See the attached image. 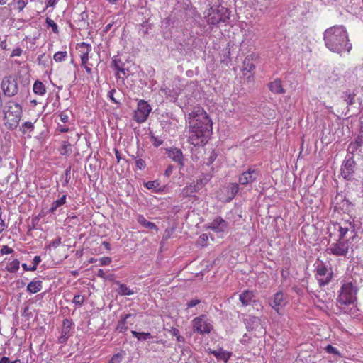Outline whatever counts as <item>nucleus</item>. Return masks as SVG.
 Returning <instances> with one entry per match:
<instances>
[{"label": "nucleus", "mask_w": 363, "mask_h": 363, "mask_svg": "<svg viewBox=\"0 0 363 363\" xmlns=\"http://www.w3.org/2000/svg\"><path fill=\"white\" fill-rule=\"evenodd\" d=\"M111 258L109 257H104L99 259L100 264L102 266L109 265L111 263Z\"/></svg>", "instance_id": "obj_52"}, {"label": "nucleus", "mask_w": 363, "mask_h": 363, "mask_svg": "<svg viewBox=\"0 0 363 363\" xmlns=\"http://www.w3.org/2000/svg\"><path fill=\"white\" fill-rule=\"evenodd\" d=\"M228 227V223L220 216L216 217L209 224L208 228L215 233H223Z\"/></svg>", "instance_id": "obj_14"}, {"label": "nucleus", "mask_w": 363, "mask_h": 363, "mask_svg": "<svg viewBox=\"0 0 363 363\" xmlns=\"http://www.w3.org/2000/svg\"><path fill=\"white\" fill-rule=\"evenodd\" d=\"M239 191V186L237 183L232 184L230 187V193L234 196Z\"/></svg>", "instance_id": "obj_55"}, {"label": "nucleus", "mask_w": 363, "mask_h": 363, "mask_svg": "<svg viewBox=\"0 0 363 363\" xmlns=\"http://www.w3.org/2000/svg\"><path fill=\"white\" fill-rule=\"evenodd\" d=\"M208 240V235H207L206 234H202V235L199 237V242L202 246H206V245H207Z\"/></svg>", "instance_id": "obj_53"}, {"label": "nucleus", "mask_w": 363, "mask_h": 363, "mask_svg": "<svg viewBox=\"0 0 363 363\" xmlns=\"http://www.w3.org/2000/svg\"><path fill=\"white\" fill-rule=\"evenodd\" d=\"M169 332L172 336L176 337L177 340L178 342H184V340H185L184 337L180 335V332L177 328H172L171 330H169Z\"/></svg>", "instance_id": "obj_40"}, {"label": "nucleus", "mask_w": 363, "mask_h": 363, "mask_svg": "<svg viewBox=\"0 0 363 363\" xmlns=\"http://www.w3.org/2000/svg\"><path fill=\"white\" fill-rule=\"evenodd\" d=\"M113 24V23H110L107 24L104 29V32L105 33H108L112 28Z\"/></svg>", "instance_id": "obj_64"}, {"label": "nucleus", "mask_w": 363, "mask_h": 363, "mask_svg": "<svg viewBox=\"0 0 363 363\" xmlns=\"http://www.w3.org/2000/svg\"><path fill=\"white\" fill-rule=\"evenodd\" d=\"M138 223L143 227L155 231H158V227L152 222L148 221L143 215H138L137 217Z\"/></svg>", "instance_id": "obj_22"}, {"label": "nucleus", "mask_w": 363, "mask_h": 363, "mask_svg": "<svg viewBox=\"0 0 363 363\" xmlns=\"http://www.w3.org/2000/svg\"><path fill=\"white\" fill-rule=\"evenodd\" d=\"M218 360H222L224 362H227L230 358L232 353L224 350L223 348H219L217 350H213L211 352Z\"/></svg>", "instance_id": "obj_24"}, {"label": "nucleus", "mask_w": 363, "mask_h": 363, "mask_svg": "<svg viewBox=\"0 0 363 363\" xmlns=\"http://www.w3.org/2000/svg\"><path fill=\"white\" fill-rule=\"evenodd\" d=\"M61 238L58 237L53 240L49 245L50 247L57 248L61 244Z\"/></svg>", "instance_id": "obj_54"}, {"label": "nucleus", "mask_w": 363, "mask_h": 363, "mask_svg": "<svg viewBox=\"0 0 363 363\" xmlns=\"http://www.w3.org/2000/svg\"><path fill=\"white\" fill-rule=\"evenodd\" d=\"M1 88L4 94L8 97H12L17 94L18 86L17 81L13 76L5 77L1 83Z\"/></svg>", "instance_id": "obj_8"}, {"label": "nucleus", "mask_w": 363, "mask_h": 363, "mask_svg": "<svg viewBox=\"0 0 363 363\" xmlns=\"http://www.w3.org/2000/svg\"><path fill=\"white\" fill-rule=\"evenodd\" d=\"M60 117L61 121L63 123H67L69 120L68 116L64 112H62L60 113Z\"/></svg>", "instance_id": "obj_61"}, {"label": "nucleus", "mask_w": 363, "mask_h": 363, "mask_svg": "<svg viewBox=\"0 0 363 363\" xmlns=\"http://www.w3.org/2000/svg\"><path fill=\"white\" fill-rule=\"evenodd\" d=\"M116 92V89H111L108 91V98L115 104H118V101L114 98L113 94Z\"/></svg>", "instance_id": "obj_57"}, {"label": "nucleus", "mask_w": 363, "mask_h": 363, "mask_svg": "<svg viewBox=\"0 0 363 363\" xmlns=\"http://www.w3.org/2000/svg\"><path fill=\"white\" fill-rule=\"evenodd\" d=\"M287 296L282 291L277 292L269 301V306L277 313L286 305Z\"/></svg>", "instance_id": "obj_10"}, {"label": "nucleus", "mask_w": 363, "mask_h": 363, "mask_svg": "<svg viewBox=\"0 0 363 363\" xmlns=\"http://www.w3.org/2000/svg\"><path fill=\"white\" fill-rule=\"evenodd\" d=\"M117 293L121 296H130L134 294V291L127 286L125 284H120Z\"/></svg>", "instance_id": "obj_33"}, {"label": "nucleus", "mask_w": 363, "mask_h": 363, "mask_svg": "<svg viewBox=\"0 0 363 363\" xmlns=\"http://www.w3.org/2000/svg\"><path fill=\"white\" fill-rule=\"evenodd\" d=\"M45 22L47 26L52 28V30L54 33H58L59 30L57 25L53 20L48 17L46 18Z\"/></svg>", "instance_id": "obj_39"}, {"label": "nucleus", "mask_w": 363, "mask_h": 363, "mask_svg": "<svg viewBox=\"0 0 363 363\" xmlns=\"http://www.w3.org/2000/svg\"><path fill=\"white\" fill-rule=\"evenodd\" d=\"M4 113V124L9 130H15L21 121L22 116L21 106L13 101H7L3 108Z\"/></svg>", "instance_id": "obj_4"}, {"label": "nucleus", "mask_w": 363, "mask_h": 363, "mask_svg": "<svg viewBox=\"0 0 363 363\" xmlns=\"http://www.w3.org/2000/svg\"><path fill=\"white\" fill-rule=\"evenodd\" d=\"M84 300H85V298L84 296L77 294L74 296L72 302L76 306H81L84 303Z\"/></svg>", "instance_id": "obj_42"}, {"label": "nucleus", "mask_w": 363, "mask_h": 363, "mask_svg": "<svg viewBox=\"0 0 363 363\" xmlns=\"http://www.w3.org/2000/svg\"><path fill=\"white\" fill-rule=\"evenodd\" d=\"M172 171H173V166L169 165L164 172V175L166 177H169L172 174Z\"/></svg>", "instance_id": "obj_60"}, {"label": "nucleus", "mask_w": 363, "mask_h": 363, "mask_svg": "<svg viewBox=\"0 0 363 363\" xmlns=\"http://www.w3.org/2000/svg\"><path fill=\"white\" fill-rule=\"evenodd\" d=\"M0 363H22L21 360L19 359H16L13 361H11L9 357H2L0 359Z\"/></svg>", "instance_id": "obj_49"}, {"label": "nucleus", "mask_w": 363, "mask_h": 363, "mask_svg": "<svg viewBox=\"0 0 363 363\" xmlns=\"http://www.w3.org/2000/svg\"><path fill=\"white\" fill-rule=\"evenodd\" d=\"M77 46L80 48H86V52H82L80 57L82 65H85L89 60V54L91 50V45L89 43L82 42L79 43Z\"/></svg>", "instance_id": "obj_23"}, {"label": "nucleus", "mask_w": 363, "mask_h": 363, "mask_svg": "<svg viewBox=\"0 0 363 363\" xmlns=\"http://www.w3.org/2000/svg\"><path fill=\"white\" fill-rule=\"evenodd\" d=\"M70 171H71V167L70 166L65 171V182L63 183V186H67V184L69 182V180H70Z\"/></svg>", "instance_id": "obj_47"}, {"label": "nucleus", "mask_w": 363, "mask_h": 363, "mask_svg": "<svg viewBox=\"0 0 363 363\" xmlns=\"http://www.w3.org/2000/svg\"><path fill=\"white\" fill-rule=\"evenodd\" d=\"M259 175V170L250 167L240 175L238 179L239 184L243 186L250 184L257 181Z\"/></svg>", "instance_id": "obj_13"}, {"label": "nucleus", "mask_w": 363, "mask_h": 363, "mask_svg": "<svg viewBox=\"0 0 363 363\" xmlns=\"http://www.w3.org/2000/svg\"><path fill=\"white\" fill-rule=\"evenodd\" d=\"M34 123L31 121H26L22 123L20 130L23 135H26L28 138H31V133L34 130Z\"/></svg>", "instance_id": "obj_26"}, {"label": "nucleus", "mask_w": 363, "mask_h": 363, "mask_svg": "<svg viewBox=\"0 0 363 363\" xmlns=\"http://www.w3.org/2000/svg\"><path fill=\"white\" fill-rule=\"evenodd\" d=\"M131 333L133 334V337H136L138 340H147L152 338V335H151L150 333H140L135 330H132Z\"/></svg>", "instance_id": "obj_34"}, {"label": "nucleus", "mask_w": 363, "mask_h": 363, "mask_svg": "<svg viewBox=\"0 0 363 363\" xmlns=\"http://www.w3.org/2000/svg\"><path fill=\"white\" fill-rule=\"evenodd\" d=\"M133 314L128 313L121 317V320L118 321L116 330L119 333H124L128 330V324L133 325L134 321H129L128 320L132 318Z\"/></svg>", "instance_id": "obj_17"}, {"label": "nucleus", "mask_w": 363, "mask_h": 363, "mask_svg": "<svg viewBox=\"0 0 363 363\" xmlns=\"http://www.w3.org/2000/svg\"><path fill=\"white\" fill-rule=\"evenodd\" d=\"M191 324L194 332L201 335H208L213 329L212 320L206 315L194 318Z\"/></svg>", "instance_id": "obj_7"}, {"label": "nucleus", "mask_w": 363, "mask_h": 363, "mask_svg": "<svg viewBox=\"0 0 363 363\" xmlns=\"http://www.w3.org/2000/svg\"><path fill=\"white\" fill-rule=\"evenodd\" d=\"M97 276L99 277H101V278H103V279L106 278V274H105L104 271L102 269H100L98 270Z\"/></svg>", "instance_id": "obj_63"}, {"label": "nucleus", "mask_w": 363, "mask_h": 363, "mask_svg": "<svg viewBox=\"0 0 363 363\" xmlns=\"http://www.w3.org/2000/svg\"><path fill=\"white\" fill-rule=\"evenodd\" d=\"M33 92L40 96H43L46 93L45 85L40 81H35L33 86Z\"/></svg>", "instance_id": "obj_28"}, {"label": "nucleus", "mask_w": 363, "mask_h": 363, "mask_svg": "<svg viewBox=\"0 0 363 363\" xmlns=\"http://www.w3.org/2000/svg\"><path fill=\"white\" fill-rule=\"evenodd\" d=\"M145 186L150 190H152L155 192L162 191V189L160 188V183L158 180L149 181L145 183Z\"/></svg>", "instance_id": "obj_29"}, {"label": "nucleus", "mask_w": 363, "mask_h": 363, "mask_svg": "<svg viewBox=\"0 0 363 363\" xmlns=\"http://www.w3.org/2000/svg\"><path fill=\"white\" fill-rule=\"evenodd\" d=\"M269 90L275 94H284L285 89L282 86L281 81L279 79H276L268 84Z\"/></svg>", "instance_id": "obj_20"}, {"label": "nucleus", "mask_w": 363, "mask_h": 363, "mask_svg": "<svg viewBox=\"0 0 363 363\" xmlns=\"http://www.w3.org/2000/svg\"><path fill=\"white\" fill-rule=\"evenodd\" d=\"M206 23L210 26H216L220 23H226L230 18V11L222 6L210 7L204 13Z\"/></svg>", "instance_id": "obj_5"}, {"label": "nucleus", "mask_w": 363, "mask_h": 363, "mask_svg": "<svg viewBox=\"0 0 363 363\" xmlns=\"http://www.w3.org/2000/svg\"><path fill=\"white\" fill-rule=\"evenodd\" d=\"M67 57V52L66 51H60L55 53L53 59L56 62H62Z\"/></svg>", "instance_id": "obj_35"}, {"label": "nucleus", "mask_w": 363, "mask_h": 363, "mask_svg": "<svg viewBox=\"0 0 363 363\" xmlns=\"http://www.w3.org/2000/svg\"><path fill=\"white\" fill-rule=\"evenodd\" d=\"M20 262L18 259H15L10 262L6 267V271L10 273H15L19 269Z\"/></svg>", "instance_id": "obj_31"}, {"label": "nucleus", "mask_w": 363, "mask_h": 363, "mask_svg": "<svg viewBox=\"0 0 363 363\" xmlns=\"http://www.w3.org/2000/svg\"><path fill=\"white\" fill-rule=\"evenodd\" d=\"M70 149L71 144L68 142H64L62 147L61 154L63 155H67Z\"/></svg>", "instance_id": "obj_46"}, {"label": "nucleus", "mask_w": 363, "mask_h": 363, "mask_svg": "<svg viewBox=\"0 0 363 363\" xmlns=\"http://www.w3.org/2000/svg\"><path fill=\"white\" fill-rule=\"evenodd\" d=\"M210 180V177L208 175L203 176L201 178H199L194 182V185L186 186L183 189L182 193L185 196H191L193 194L199 191Z\"/></svg>", "instance_id": "obj_12"}, {"label": "nucleus", "mask_w": 363, "mask_h": 363, "mask_svg": "<svg viewBox=\"0 0 363 363\" xmlns=\"http://www.w3.org/2000/svg\"><path fill=\"white\" fill-rule=\"evenodd\" d=\"M189 124L188 141L194 146H203L208 142L212 130V121L201 106H196L188 114Z\"/></svg>", "instance_id": "obj_2"}, {"label": "nucleus", "mask_w": 363, "mask_h": 363, "mask_svg": "<svg viewBox=\"0 0 363 363\" xmlns=\"http://www.w3.org/2000/svg\"><path fill=\"white\" fill-rule=\"evenodd\" d=\"M325 350L328 354H339L338 350L331 345H328Z\"/></svg>", "instance_id": "obj_48"}, {"label": "nucleus", "mask_w": 363, "mask_h": 363, "mask_svg": "<svg viewBox=\"0 0 363 363\" xmlns=\"http://www.w3.org/2000/svg\"><path fill=\"white\" fill-rule=\"evenodd\" d=\"M354 162L352 159L347 160L341 168V174L347 180H351L354 172Z\"/></svg>", "instance_id": "obj_16"}, {"label": "nucleus", "mask_w": 363, "mask_h": 363, "mask_svg": "<svg viewBox=\"0 0 363 363\" xmlns=\"http://www.w3.org/2000/svg\"><path fill=\"white\" fill-rule=\"evenodd\" d=\"M167 156L174 162L178 163L180 167L184 165V159L182 150L177 147H169L166 150Z\"/></svg>", "instance_id": "obj_15"}, {"label": "nucleus", "mask_w": 363, "mask_h": 363, "mask_svg": "<svg viewBox=\"0 0 363 363\" xmlns=\"http://www.w3.org/2000/svg\"><path fill=\"white\" fill-rule=\"evenodd\" d=\"M66 199H67V196L66 195H63L59 199H57L56 201H54L52 203L50 208L49 209V213H54L55 212V211L57 209V208L62 206V205H64L65 203Z\"/></svg>", "instance_id": "obj_27"}, {"label": "nucleus", "mask_w": 363, "mask_h": 363, "mask_svg": "<svg viewBox=\"0 0 363 363\" xmlns=\"http://www.w3.org/2000/svg\"><path fill=\"white\" fill-rule=\"evenodd\" d=\"M21 54H22V49L21 48L18 47V48H16L15 49H13V50L12 51V53L11 55V57H16V56H20Z\"/></svg>", "instance_id": "obj_56"}, {"label": "nucleus", "mask_w": 363, "mask_h": 363, "mask_svg": "<svg viewBox=\"0 0 363 363\" xmlns=\"http://www.w3.org/2000/svg\"><path fill=\"white\" fill-rule=\"evenodd\" d=\"M17 6L18 11H21L26 6V3L23 0H19L17 1Z\"/></svg>", "instance_id": "obj_59"}, {"label": "nucleus", "mask_w": 363, "mask_h": 363, "mask_svg": "<svg viewBox=\"0 0 363 363\" xmlns=\"http://www.w3.org/2000/svg\"><path fill=\"white\" fill-rule=\"evenodd\" d=\"M323 40L326 48L333 52L349 53L352 50L347 29L342 25L327 28L323 33Z\"/></svg>", "instance_id": "obj_3"}, {"label": "nucleus", "mask_w": 363, "mask_h": 363, "mask_svg": "<svg viewBox=\"0 0 363 363\" xmlns=\"http://www.w3.org/2000/svg\"><path fill=\"white\" fill-rule=\"evenodd\" d=\"M112 63L114 69L117 71L116 74L118 75V77H120L119 72L122 73L123 75H125V69L119 65L118 62L116 59L113 60Z\"/></svg>", "instance_id": "obj_41"}, {"label": "nucleus", "mask_w": 363, "mask_h": 363, "mask_svg": "<svg viewBox=\"0 0 363 363\" xmlns=\"http://www.w3.org/2000/svg\"><path fill=\"white\" fill-rule=\"evenodd\" d=\"M73 325V323L71 320L69 319H64L63 320V322H62V331H61V333L62 335H67V336H70L69 333H70V330L72 328V326Z\"/></svg>", "instance_id": "obj_30"}, {"label": "nucleus", "mask_w": 363, "mask_h": 363, "mask_svg": "<svg viewBox=\"0 0 363 363\" xmlns=\"http://www.w3.org/2000/svg\"><path fill=\"white\" fill-rule=\"evenodd\" d=\"M343 97H344V101L346 102V104L348 106H350L354 103V97H355L354 94L346 92L344 94Z\"/></svg>", "instance_id": "obj_38"}, {"label": "nucleus", "mask_w": 363, "mask_h": 363, "mask_svg": "<svg viewBox=\"0 0 363 363\" xmlns=\"http://www.w3.org/2000/svg\"><path fill=\"white\" fill-rule=\"evenodd\" d=\"M41 262V257L40 256H35L33 259V266L28 267L26 264L23 263L22 267L25 271H35L38 265Z\"/></svg>", "instance_id": "obj_32"}, {"label": "nucleus", "mask_w": 363, "mask_h": 363, "mask_svg": "<svg viewBox=\"0 0 363 363\" xmlns=\"http://www.w3.org/2000/svg\"><path fill=\"white\" fill-rule=\"evenodd\" d=\"M249 340H250V337L247 336V334H245L243 335V337L241 338L240 340V342L244 344V345H246L249 342Z\"/></svg>", "instance_id": "obj_62"}, {"label": "nucleus", "mask_w": 363, "mask_h": 363, "mask_svg": "<svg viewBox=\"0 0 363 363\" xmlns=\"http://www.w3.org/2000/svg\"><path fill=\"white\" fill-rule=\"evenodd\" d=\"M152 108L148 104V103L144 100H140L138 102L137 109L134 113V119L139 123H142L145 122L150 111Z\"/></svg>", "instance_id": "obj_9"}, {"label": "nucleus", "mask_w": 363, "mask_h": 363, "mask_svg": "<svg viewBox=\"0 0 363 363\" xmlns=\"http://www.w3.org/2000/svg\"><path fill=\"white\" fill-rule=\"evenodd\" d=\"M13 252V250L7 245H4L0 250L1 255H8Z\"/></svg>", "instance_id": "obj_51"}, {"label": "nucleus", "mask_w": 363, "mask_h": 363, "mask_svg": "<svg viewBox=\"0 0 363 363\" xmlns=\"http://www.w3.org/2000/svg\"><path fill=\"white\" fill-rule=\"evenodd\" d=\"M162 92L164 95L168 97H170L171 99L175 100L177 99L178 94L176 92H173L169 89H162Z\"/></svg>", "instance_id": "obj_43"}, {"label": "nucleus", "mask_w": 363, "mask_h": 363, "mask_svg": "<svg viewBox=\"0 0 363 363\" xmlns=\"http://www.w3.org/2000/svg\"><path fill=\"white\" fill-rule=\"evenodd\" d=\"M334 203L335 204L336 208H341L342 210L349 211L350 207L351 206V203L350 201L342 195L337 194L335 199H334Z\"/></svg>", "instance_id": "obj_19"}, {"label": "nucleus", "mask_w": 363, "mask_h": 363, "mask_svg": "<svg viewBox=\"0 0 363 363\" xmlns=\"http://www.w3.org/2000/svg\"><path fill=\"white\" fill-rule=\"evenodd\" d=\"M255 68V65L253 64V62L250 59L246 58L244 60V62H243V69H242L243 72L247 71V72H250Z\"/></svg>", "instance_id": "obj_36"}, {"label": "nucleus", "mask_w": 363, "mask_h": 363, "mask_svg": "<svg viewBox=\"0 0 363 363\" xmlns=\"http://www.w3.org/2000/svg\"><path fill=\"white\" fill-rule=\"evenodd\" d=\"M315 271V277L320 286H325L330 281L332 272L323 263L317 265Z\"/></svg>", "instance_id": "obj_11"}, {"label": "nucleus", "mask_w": 363, "mask_h": 363, "mask_svg": "<svg viewBox=\"0 0 363 363\" xmlns=\"http://www.w3.org/2000/svg\"><path fill=\"white\" fill-rule=\"evenodd\" d=\"M122 359V354L121 353H117L112 357V358L109 360L108 363H121Z\"/></svg>", "instance_id": "obj_45"}, {"label": "nucleus", "mask_w": 363, "mask_h": 363, "mask_svg": "<svg viewBox=\"0 0 363 363\" xmlns=\"http://www.w3.org/2000/svg\"><path fill=\"white\" fill-rule=\"evenodd\" d=\"M358 288L352 282L342 284L338 296V302L341 305L353 304L357 301Z\"/></svg>", "instance_id": "obj_6"}, {"label": "nucleus", "mask_w": 363, "mask_h": 363, "mask_svg": "<svg viewBox=\"0 0 363 363\" xmlns=\"http://www.w3.org/2000/svg\"><path fill=\"white\" fill-rule=\"evenodd\" d=\"M69 336L62 335L61 333L60 336L59 337L58 341L60 344H65L67 342V340L69 339Z\"/></svg>", "instance_id": "obj_58"}, {"label": "nucleus", "mask_w": 363, "mask_h": 363, "mask_svg": "<svg viewBox=\"0 0 363 363\" xmlns=\"http://www.w3.org/2000/svg\"><path fill=\"white\" fill-rule=\"evenodd\" d=\"M43 287V282L36 279L31 281L27 286V291L30 294H35L40 291Z\"/></svg>", "instance_id": "obj_25"}, {"label": "nucleus", "mask_w": 363, "mask_h": 363, "mask_svg": "<svg viewBox=\"0 0 363 363\" xmlns=\"http://www.w3.org/2000/svg\"><path fill=\"white\" fill-rule=\"evenodd\" d=\"M329 237L337 236L335 242L330 245L329 250L335 256L345 257L349 250H352L353 242L358 240L354 221L343 220L332 224L328 228Z\"/></svg>", "instance_id": "obj_1"}, {"label": "nucleus", "mask_w": 363, "mask_h": 363, "mask_svg": "<svg viewBox=\"0 0 363 363\" xmlns=\"http://www.w3.org/2000/svg\"><path fill=\"white\" fill-rule=\"evenodd\" d=\"M255 295L252 291L245 290L239 296V300L243 306H249L252 301Z\"/></svg>", "instance_id": "obj_21"}, {"label": "nucleus", "mask_w": 363, "mask_h": 363, "mask_svg": "<svg viewBox=\"0 0 363 363\" xmlns=\"http://www.w3.org/2000/svg\"><path fill=\"white\" fill-rule=\"evenodd\" d=\"M246 328L248 331L256 330L261 326L260 319L254 315H250L244 320Z\"/></svg>", "instance_id": "obj_18"}, {"label": "nucleus", "mask_w": 363, "mask_h": 363, "mask_svg": "<svg viewBox=\"0 0 363 363\" xmlns=\"http://www.w3.org/2000/svg\"><path fill=\"white\" fill-rule=\"evenodd\" d=\"M150 141L155 147H158L163 143V140L161 138L155 136L152 133H150Z\"/></svg>", "instance_id": "obj_37"}, {"label": "nucleus", "mask_w": 363, "mask_h": 363, "mask_svg": "<svg viewBox=\"0 0 363 363\" xmlns=\"http://www.w3.org/2000/svg\"><path fill=\"white\" fill-rule=\"evenodd\" d=\"M135 165H136V167L140 170H143L146 167V163H145V160H143L141 158H137L135 160Z\"/></svg>", "instance_id": "obj_44"}, {"label": "nucleus", "mask_w": 363, "mask_h": 363, "mask_svg": "<svg viewBox=\"0 0 363 363\" xmlns=\"http://www.w3.org/2000/svg\"><path fill=\"white\" fill-rule=\"evenodd\" d=\"M201 301L199 298H194L188 301L186 303L187 308H193L199 304Z\"/></svg>", "instance_id": "obj_50"}]
</instances>
